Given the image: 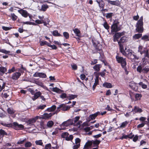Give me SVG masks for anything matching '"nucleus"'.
<instances>
[{"label":"nucleus","instance_id":"4c0bfd02","mask_svg":"<svg viewBox=\"0 0 149 149\" xmlns=\"http://www.w3.org/2000/svg\"><path fill=\"white\" fill-rule=\"evenodd\" d=\"M0 134L2 136V137H3L5 136H7L8 135L7 133L2 129H0Z\"/></svg>","mask_w":149,"mask_h":149},{"label":"nucleus","instance_id":"603ef678","mask_svg":"<svg viewBox=\"0 0 149 149\" xmlns=\"http://www.w3.org/2000/svg\"><path fill=\"white\" fill-rule=\"evenodd\" d=\"M114 15L113 14V13H109L107 14V15L106 16V17L107 18H111Z\"/></svg>","mask_w":149,"mask_h":149},{"label":"nucleus","instance_id":"13d9d810","mask_svg":"<svg viewBox=\"0 0 149 149\" xmlns=\"http://www.w3.org/2000/svg\"><path fill=\"white\" fill-rule=\"evenodd\" d=\"M98 82L99 81H97L96 80H95V82L94 83V84L93 85V90H95V88L96 86L98 84Z\"/></svg>","mask_w":149,"mask_h":149},{"label":"nucleus","instance_id":"cd10ccee","mask_svg":"<svg viewBox=\"0 0 149 149\" xmlns=\"http://www.w3.org/2000/svg\"><path fill=\"white\" fill-rule=\"evenodd\" d=\"M128 124V122L126 121L122 123L121 125L118 127V128L123 129L125 128L127 125Z\"/></svg>","mask_w":149,"mask_h":149},{"label":"nucleus","instance_id":"0eeeda50","mask_svg":"<svg viewBox=\"0 0 149 149\" xmlns=\"http://www.w3.org/2000/svg\"><path fill=\"white\" fill-rule=\"evenodd\" d=\"M70 107L67 105H65L64 104H61L59 105L58 107H57V110L55 111L57 114L60 111V109L63 111H66L70 109Z\"/></svg>","mask_w":149,"mask_h":149},{"label":"nucleus","instance_id":"58836bf2","mask_svg":"<svg viewBox=\"0 0 149 149\" xmlns=\"http://www.w3.org/2000/svg\"><path fill=\"white\" fill-rule=\"evenodd\" d=\"M26 70V69L24 67L23 65H22L21 66V68H18L17 70H18V71L20 72L21 74H23L24 72V70Z\"/></svg>","mask_w":149,"mask_h":149},{"label":"nucleus","instance_id":"052dcab7","mask_svg":"<svg viewBox=\"0 0 149 149\" xmlns=\"http://www.w3.org/2000/svg\"><path fill=\"white\" fill-rule=\"evenodd\" d=\"M46 105H40V106L38 107L37 108V109H43L44 108L46 107Z\"/></svg>","mask_w":149,"mask_h":149},{"label":"nucleus","instance_id":"0e129e2a","mask_svg":"<svg viewBox=\"0 0 149 149\" xmlns=\"http://www.w3.org/2000/svg\"><path fill=\"white\" fill-rule=\"evenodd\" d=\"M48 47H51L52 49L56 50L57 49V47L55 45H52L49 43Z\"/></svg>","mask_w":149,"mask_h":149},{"label":"nucleus","instance_id":"c9c22d12","mask_svg":"<svg viewBox=\"0 0 149 149\" xmlns=\"http://www.w3.org/2000/svg\"><path fill=\"white\" fill-rule=\"evenodd\" d=\"M119 45L120 47V52H121V53L123 55H125V53L126 52V51L127 49H125V51H124V48L123 45H122V44H120Z\"/></svg>","mask_w":149,"mask_h":149},{"label":"nucleus","instance_id":"4d7b16f0","mask_svg":"<svg viewBox=\"0 0 149 149\" xmlns=\"http://www.w3.org/2000/svg\"><path fill=\"white\" fill-rule=\"evenodd\" d=\"M73 135H70L69 136H68L66 138L65 140L68 141L72 140L73 139Z\"/></svg>","mask_w":149,"mask_h":149},{"label":"nucleus","instance_id":"ea45409f","mask_svg":"<svg viewBox=\"0 0 149 149\" xmlns=\"http://www.w3.org/2000/svg\"><path fill=\"white\" fill-rule=\"evenodd\" d=\"M39 42L40 45L41 46H42L44 45H46L48 46L49 44V43L47 42V41H40Z\"/></svg>","mask_w":149,"mask_h":149},{"label":"nucleus","instance_id":"1a4fd4ad","mask_svg":"<svg viewBox=\"0 0 149 149\" xmlns=\"http://www.w3.org/2000/svg\"><path fill=\"white\" fill-rule=\"evenodd\" d=\"M38 116H36L34 118L29 119L27 120L26 123L29 126L32 125L33 123L36 122V120L38 119Z\"/></svg>","mask_w":149,"mask_h":149},{"label":"nucleus","instance_id":"9b49d317","mask_svg":"<svg viewBox=\"0 0 149 149\" xmlns=\"http://www.w3.org/2000/svg\"><path fill=\"white\" fill-rule=\"evenodd\" d=\"M21 75V73L19 72H15L13 74L11 77V79L13 80H18Z\"/></svg>","mask_w":149,"mask_h":149},{"label":"nucleus","instance_id":"a211bd4d","mask_svg":"<svg viewBox=\"0 0 149 149\" xmlns=\"http://www.w3.org/2000/svg\"><path fill=\"white\" fill-rule=\"evenodd\" d=\"M42 93L40 91L35 93L34 94V96L32 97V99L33 101H35L40 97Z\"/></svg>","mask_w":149,"mask_h":149},{"label":"nucleus","instance_id":"a878e982","mask_svg":"<svg viewBox=\"0 0 149 149\" xmlns=\"http://www.w3.org/2000/svg\"><path fill=\"white\" fill-rule=\"evenodd\" d=\"M56 108V106L55 105H54L51 107L48 108L45 110L48 112H52L54 111Z\"/></svg>","mask_w":149,"mask_h":149},{"label":"nucleus","instance_id":"20e7f679","mask_svg":"<svg viewBox=\"0 0 149 149\" xmlns=\"http://www.w3.org/2000/svg\"><path fill=\"white\" fill-rule=\"evenodd\" d=\"M116 58L118 63L120 64L122 68H124L126 66L127 62L125 58L119 56L118 55L116 56Z\"/></svg>","mask_w":149,"mask_h":149},{"label":"nucleus","instance_id":"6ab92c4d","mask_svg":"<svg viewBox=\"0 0 149 149\" xmlns=\"http://www.w3.org/2000/svg\"><path fill=\"white\" fill-rule=\"evenodd\" d=\"M127 37L125 36H123L120 38L119 41H118L119 45L121 44V43H124L126 42L127 41Z\"/></svg>","mask_w":149,"mask_h":149},{"label":"nucleus","instance_id":"c756f323","mask_svg":"<svg viewBox=\"0 0 149 149\" xmlns=\"http://www.w3.org/2000/svg\"><path fill=\"white\" fill-rule=\"evenodd\" d=\"M103 86L105 88H110L112 87L111 84L110 83L104 82L103 84Z\"/></svg>","mask_w":149,"mask_h":149},{"label":"nucleus","instance_id":"473e14b6","mask_svg":"<svg viewBox=\"0 0 149 149\" xmlns=\"http://www.w3.org/2000/svg\"><path fill=\"white\" fill-rule=\"evenodd\" d=\"M141 40L145 41H149V36L147 35H145L141 37Z\"/></svg>","mask_w":149,"mask_h":149},{"label":"nucleus","instance_id":"5701e85b","mask_svg":"<svg viewBox=\"0 0 149 149\" xmlns=\"http://www.w3.org/2000/svg\"><path fill=\"white\" fill-rule=\"evenodd\" d=\"M91 141H92V144H93L94 145L93 146V147L96 146L98 148V145L101 142L100 140H98L96 139L95 141L92 140Z\"/></svg>","mask_w":149,"mask_h":149},{"label":"nucleus","instance_id":"3c124183","mask_svg":"<svg viewBox=\"0 0 149 149\" xmlns=\"http://www.w3.org/2000/svg\"><path fill=\"white\" fill-rule=\"evenodd\" d=\"M8 113L10 114H13L14 113L12 109L10 108H8L7 109Z\"/></svg>","mask_w":149,"mask_h":149},{"label":"nucleus","instance_id":"412c9836","mask_svg":"<svg viewBox=\"0 0 149 149\" xmlns=\"http://www.w3.org/2000/svg\"><path fill=\"white\" fill-rule=\"evenodd\" d=\"M49 6L47 4H43L42 5L41 8L39 9L40 11H45L48 8Z\"/></svg>","mask_w":149,"mask_h":149},{"label":"nucleus","instance_id":"4be33fe9","mask_svg":"<svg viewBox=\"0 0 149 149\" xmlns=\"http://www.w3.org/2000/svg\"><path fill=\"white\" fill-rule=\"evenodd\" d=\"M105 22L102 24L103 26L104 27V28L107 30L108 32H109V29L110 28V26L107 22L105 19L104 20Z\"/></svg>","mask_w":149,"mask_h":149},{"label":"nucleus","instance_id":"680f3d73","mask_svg":"<svg viewBox=\"0 0 149 149\" xmlns=\"http://www.w3.org/2000/svg\"><path fill=\"white\" fill-rule=\"evenodd\" d=\"M39 77L42 78H46L47 77V75L46 74L44 73L40 72Z\"/></svg>","mask_w":149,"mask_h":149},{"label":"nucleus","instance_id":"72a5a7b5","mask_svg":"<svg viewBox=\"0 0 149 149\" xmlns=\"http://www.w3.org/2000/svg\"><path fill=\"white\" fill-rule=\"evenodd\" d=\"M17 68H15V66H13L11 69L8 70L7 73L8 74H10L14 72L15 71H17Z\"/></svg>","mask_w":149,"mask_h":149},{"label":"nucleus","instance_id":"b1692460","mask_svg":"<svg viewBox=\"0 0 149 149\" xmlns=\"http://www.w3.org/2000/svg\"><path fill=\"white\" fill-rule=\"evenodd\" d=\"M7 69L6 68L3 67H0V74L2 75L7 71Z\"/></svg>","mask_w":149,"mask_h":149},{"label":"nucleus","instance_id":"393cba45","mask_svg":"<svg viewBox=\"0 0 149 149\" xmlns=\"http://www.w3.org/2000/svg\"><path fill=\"white\" fill-rule=\"evenodd\" d=\"M74 33L75 34L76 36L78 37L81 36L80 31L77 28H75L73 29Z\"/></svg>","mask_w":149,"mask_h":149},{"label":"nucleus","instance_id":"dca6fc26","mask_svg":"<svg viewBox=\"0 0 149 149\" xmlns=\"http://www.w3.org/2000/svg\"><path fill=\"white\" fill-rule=\"evenodd\" d=\"M133 111V113L135 114L136 113H141L143 111L141 108H140L138 107L135 106L133 109H132L131 112Z\"/></svg>","mask_w":149,"mask_h":149},{"label":"nucleus","instance_id":"f03ea898","mask_svg":"<svg viewBox=\"0 0 149 149\" xmlns=\"http://www.w3.org/2000/svg\"><path fill=\"white\" fill-rule=\"evenodd\" d=\"M93 45L95 49L92 50L93 54H97L99 53L100 54L103 52L102 49V45L98 42H95L92 40Z\"/></svg>","mask_w":149,"mask_h":149},{"label":"nucleus","instance_id":"de8ad7c7","mask_svg":"<svg viewBox=\"0 0 149 149\" xmlns=\"http://www.w3.org/2000/svg\"><path fill=\"white\" fill-rule=\"evenodd\" d=\"M138 84L140 86H141L142 88L143 89H146L147 88V85L143 83L142 82H140Z\"/></svg>","mask_w":149,"mask_h":149},{"label":"nucleus","instance_id":"9d476101","mask_svg":"<svg viewBox=\"0 0 149 149\" xmlns=\"http://www.w3.org/2000/svg\"><path fill=\"white\" fill-rule=\"evenodd\" d=\"M55 114H56V112L55 111L54 113H45L41 117H40V119H48Z\"/></svg>","mask_w":149,"mask_h":149},{"label":"nucleus","instance_id":"79ce46f5","mask_svg":"<svg viewBox=\"0 0 149 149\" xmlns=\"http://www.w3.org/2000/svg\"><path fill=\"white\" fill-rule=\"evenodd\" d=\"M10 17L12 20L14 21H15L18 17L14 13L11 14Z\"/></svg>","mask_w":149,"mask_h":149},{"label":"nucleus","instance_id":"bb28decb","mask_svg":"<svg viewBox=\"0 0 149 149\" xmlns=\"http://www.w3.org/2000/svg\"><path fill=\"white\" fill-rule=\"evenodd\" d=\"M102 67V65L100 64H96L93 66V68L94 70L98 72L100 70V68Z\"/></svg>","mask_w":149,"mask_h":149},{"label":"nucleus","instance_id":"49530a36","mask_svg":"<svg viewBox=\"0 0 149 149\" xmlns=\"http://www.w3.org/2000/svg\"><path fill=\"white\" fill-rule=\"evenodd\" d=\"M31 143L29 141L26 142L24 144V146L26 148H29L32 146Z\"/></svg>","mask_w":149,"mask_h":149},{"label":"nucleus","instance_id":"6e6552de","mask_svg":"<svg viewBox=\"0 0 149 149\" xmlns=\"http://www.w3.org/2000/svg\"><path fill=\"white\" fill-rule=\"evenodd\" d=\"M24 126L22 124H19L16 122L13 123V128L15 130H22L24 129Z\"/></svg>","mask_w":149,"mask_h":149},{"label":"nucleus","instance_id":"6e6d98bb","mask_svg":"<svg viewBox=\"0 0 149 149\" xmlns=\"http://www.w3.org/2000/svg\"><path fill=\"white\" fill-rule=\"evenodd\" d=\"M63 35L66 39H68L69 38V35L68 32H64Z\"/></svg>","mask_w":149,"mask_h":149},{"label":"nucleus","instance_id":"5fc2aeb1","mask_svg":"<svg viewBox=\"0 0 149 149\" xmlns=\"http://www.w3.org/2000/svg\"><path fill=\"white\" fill-rule=\"evenodd\" d=\"M143 68L142 67L141 65H139L137 68L136 70L137 72L139 73L142 72Z\"/></svg>","mask_w":149,"mask_h":149},{"label":"nucleus","instance_id":"c03bdc74","mask_svg":"<svg viewBox=\"0 0 149 149\" xmlns=\"http://www.w3.org/2000/svg\"><path fill=\"white\" fill-rule=\"evenodd\" d=\"M54 124V123L52 121L50 120L47 123V126L49 128H51L52 127Z\"/></svg>","mask_w":149,"mask_h":149},{"label":"nucleus","instance_id":"bf43d9fd","mask_svg":"<svg viewBox=\"0 0 149 149\" xmlns=\"http://www.w3.org/2000/svg\"><path fill=\"white\" fill-rule=\"evenodd\" d=\"M68 123L69 125H74L73 122V120L72 119H69L67 120Z\"/></svg>","mask_w":149,"mask_h":149},{"label":"nucleus","instance_id":"864d4df0","mask_svg":"<svg viewBox=\"0 0 149 149\" xmlns=\"http://www.w3.org/2000/svg\"><path fill=\"white\" fill-rule=\"evenodd\" d=\"M80 117L79 116H77L75 117L74 118L72 119L73 120V122L74 124L75 123L78 121Z\"/></svg>","mask_w":149,"mask_h":149},{"label":"nucleus","instance_id":"37998d69","mask_svg":"<svg viewBox=\"0 0 149 149\" xmlns=\"http://www.w3.org/2000/svg\"><path fill=\"white\" fill-rule=\"evenodd\" d=\"M135 98L136 100H140L142 96L141 94L139 93H136L135 95Z\"/></svg>","mask_w":149,"mask_h":149},{"label":"nucleus","instance_id":"e433bc0d","mask_svg":"<svg viewBox=\"0 0 149 149\" xmlns=\"http://www.w3.org/2000/svg\"><path fill=\"white\" fill-rule=\"evenodd\" d=\"M52 32V35L54 36H62V35L59 33L57 30L54 31Z\"/></svg>","mask_w":149,"mask_h":149},{"label":"nucleus","instance_id":"4468645a","mask_svg":"<svg viewBox=\"0 0 149 149\" xmlns=\"http://www.w3.org/2000/svg\"><path fill=\"white\" fill-rule=\"evenodd\" d=\"M107 2L108 3L116 6H119L120 4V2L118 0L114 1L108 0Z\"/></svg>","mask_w":149,"mask_h":149},{"label":"nucleus","instance_id":"ddd939ff","mask_svg":"<svg viewBox=\"0 0 149 149\" xmlns=\"http://www.w3.org/2000/svg\"><path fill=\"white\" fill-rule=\"evenodd\" d=\"M138 49V52H139L141 55L144 53L145 51L148 49L146 47H143L141 45L139 46Z\"/></svg>","mask_w":149,"mask_h":149},{"label":"nucleus","instance_id":"7ed1b4c3","mask_svg":"<svg viewBox=\"0 0 149 149\" xmlns=\"http://www.w3.org/2000/svg\"><path fill=\"white\" fill-rule=\"evenodd\" d=\"M119 22L118 19H115L113 22V24L111 25V32H117L121 30L120 27L118 26Z\"/></svg>","mask_w":149,"mask_h":149},{"label":"nucleus","instance_id":"c85d7f7f","mask_svg":"<svg viewBox=\"0 0 149 149\" xmlns=\"http://www.w3.org/2000/svg\"><path fill=\"white\" fill-rule=\"evenodd\" d=\"M78 95H76L69 94L67 96V99L69 100L74 99L77 98Z\"/></svg>","mask_w":149,"mask_h":149},{"label":"nucleus","instance_id":"774afa93","mask_svg":"<svg viewBox=\"0 0 149 149\" xmlns=\"http://www.w3.org/2000/svg\"><path fill=\"white\" fill-rule=\"evenodd\" d=\"M68 121H65L63 122L62 124V125L63 126L65 127H68L69 126L68 123Z\"/></svg>","mask_w":149,"mask_h":149},{"label":"nucleus","instance_id":"39448f33","mask_svg":"<svg viewBox=\"0 0 149 149\" xmlns=\"http://www.w3.org/2000/svg\"><path fill=\"white\" fill-rule=\"evenodd\" d=\"M143 22H137L135 26L136 27V31L137 32L141 33L143 31L144 29L143 27Z\"/></svg>","mask_w":149,"mask_h":149},{"label":"nucleus","instance_id":"a19ab883","mask_svg":"<svg viewBox=\"0 0 149 149\" xmlns=\"http://www.w3.org/2000/svg\"><path fill=\"white\" fill-rule=\"evenodd\" d=\"M0 52L5 54H8V55H11L10 54V52L9 51H7L5 49H0Z\"/></svg>","mask_w":149,"mask_h":149},{"label":"nucleus","instance_id":"f704fd0d","mask_svg":"<svg viewBox=\"0 0 149 149\" xmlns=\"http://www.w3.org/2000/svg\"><path fill=\"white\" fill-rule=\"evenodd\" d=\"M21 23L22 24H26L27 25H33L34 26L37 25V24L35 23L31 22H21Z\"/></svg>","mask_w":149,"mask_h":149},{"label":"nucleus","instance_id":"423d86ee","mask_svg":"<svg viewBox=\"0 0 149 149\" xmlns=\"http://www.w3.org/2000/svg\"><path fill=\"white\" fill-rule=\"evenodd\" d=\"M114 35L113 36V41L116 42L118 41L119 39L121 36H123L125 34V32L123 31L121 32H115Z\"/></svg>","mask_w":149,"mask_h":149},{"label":"nucleus","instance_id":"8fccbe9b","mask_svg":"<svg viewBox=\"0 0 149 149\" xmlns=\"http://www.w3.org/2000/svg\"><path fill=\"white\" fill-rule=\"evenodd\" d=\"M68 135L69 134L68 132H65L62 134L61 136L63 138L66 139V138L68 136Z\"/></svg>","mask_w":149,"mask_h":149},{"label":"nucleus","instance_id":"338daca9","mask_svg":"<svg viewBox=\"0 0 149 149\" xmlns=\"http://www.w3.org/2000/svg\"><path fill=\"white\" fill-rule=\"evenodd\" d=\"M67 96H67V94L65 93H63L61 95L60 97L62 99H64L65 98H67Z\"/></svg>","mask_w":149,"mask_h":149},{"label":"nucleus","instance_id":"2f4dec72","mask_svg":"<svg viewBox=\"0 0 149 149\" xmlns=\"http://www.w3.org/2000/svg\"><path fill=\"white\" fill-rule=\"evenodd\" d=\"M52 91L56 92L57 93H60L63 91V90H61L57 87L53 88L52 89Z\"/></svg>","mask_w":149,"mask_h":149},{"label":"nucleus","instance_id":"aec40b11","mask_svg":"<svg viewBox=\"0 0 149 149\" xmlns=\"http://www.w3.org/2000/svg\"><path fill=\"white\" fill-rule=\"evenodd\" d=\"M142 36V34L139 33H138L135 34L132 37L133 39L135 40L138 39L140 38Z\"/></svg>","mask_w":149,"mask_h":149},{"label":"nucleus","instance_id":"f8f14e48","mask_svg":"<svg viewBox=\"0 0 149 149\" xmlns=\"http://www.w3.org/2000/svg\"><path fill=\"white\" fill-rule=\"evenodd\" d=\"M18 11L24 17L26 18L29 15V13L27 11L22 9H20V10H18Z\"/></svg>","mask_w":149,"mask_h":149},{"label":"nucleus","instance_id":"2eb2a0df","mask_svg":"<svg viewBox=\"0 0 149 149\" xmlns=\"http://www.w3.org/2000/svg\"><path fill=\"white\" fill-rule=\"evenodd\" d=\"M100 115V113L99 111H97L94 114L90 115L89 116V119H91L92 120H94L97 116ZM90 120H91L89 119V121H90Z\"/></svg>","mask_w":149,"mask_h":149},{"label":"nucleus","instance_id":"f3484780","mask_svg":"<svg viewBox=\"0 0 149 149\" xmlns=\"http://www.w3.org/2000/svg\"><path fill=\"white\" fill-rule=\"evenodd\" d=\"M96 1L98 4L99 6L100 9L104 8L105 3L103 0H97Z\"/></svg>","mask_w":149,"mask_h":149},{"label":"nucleus","instance_id":"09e8293b","mask_svg":"<svg viewBox=\"0 0 149 149\" xmlns=\"http://www.w3.org/2000/svg\"><path fill=\"white\" fill-rule=\"evenodd\" d=\"M145 54L144 56V58L146 57L149 58V49H148L146 50L144 52Z\"/></svg>","mask_w":149,"mask_h":149},{"label":"nucleus","instance_id":"f257e3e1","mask_svg":"<svg viewBox=\"0 0 149 149\" xmlns=\"http://www.w3.org/2000/svg\"><path fill=\"white\" fill-rule=\"evenodd\" d=\"M125 54L124 56L132 62H134L136 60L139 59V57L136 55L135 53L130 49H126V52H125Z\"/></svg>","mask_w":149,"mask_h":149},{"label":"nucleus","instance_id":"e2e57ef3","mask_svg":"<svg viewBox=\"0 0 149 149\" xmlns=\"http://www.w3.org/2000/svg\"><path fill=\"white\" fill-rule=\"evenodd\" d=\"M36 143V145L42 146L43 144V143L42 140H39L38 141H36L35 142Z\"/></svg>","mask_w":149,"mask_h":149},{"label":"nucleus","instance_id":"7c9ffc66","mask_svg":"<svg viewBox=\"0 0 149 149\" xmlns=\"http://www.w3.org/2000/svg\"><path fill=\"white\" fill-rule=\"evenodd\" d=\"M149 71V66H146L143 67L142 72L144 74H146Z\"/></svg>","mask_w":149,"mask_h":149},{"label":"nucleus","instance_id":"a18cd8bd","mask_svg":"<svg viewBox=\"0 0 149 149\" xmlns=\"http://www.w3.org/2000/svg\"><path fill=\"white\" fill-rule=\"evenodd\" d=\"M92 145V141H88L86 143L85 145L87 147L89 148Z\"/></svg>","mask_w":149,"mask_h":149},{"label":"nucleus","instance_id":"69168bd1","mask_svg":"<svg viewBox=\"0 0 149 149\" xmlns=\"http://www.w3.org/2000/svg\"><path fill=\"white\" fill-rule=\"evenodd\" d=\"M129 86L132 89L134 90L136 86L135 84L133 83H130L129 84Z\"/></svg>","mask_w":149,"mask_h":149}]
</instances>
